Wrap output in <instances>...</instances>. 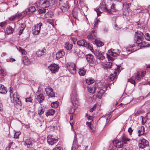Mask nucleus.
<instances>
[{"mask_svg":"<svg viewBox=\"0 0 150 150\" xmlns=\"http://www.w3.org/2000/svg\"><path fill=\"white\" fill-rule=\"evenodd\" d=\"M13 88L11 87H10L9 92H10V97L11 101L14 103L15 107L17 109L21 110L22 106V103L20 100L19 99V96L17 92L14 93L13 92Z\"/></svg>","mask_w":150,"mask_h":150,"instance_id":"f257e3e1","label":"nucleus"},{"mask_svg":"<svg viewBox=\"0 0 150 150\" xmlns=\"http://www.w3.org/2000/svg\"><path fill=\"white\" fill-rule=\"evenodd\" d=\"M71 102L75 108H71L69 110V112L73 113L74 112L75 108H77L79 104V100L78 98L76 91L75 89L72 90L70 94Z\"/></svg>","mask_w":150,"mask_h":150,"instance_id":"f03ea898","label":"nucleus"},{"mask_svg":"<svg viewBox=\"0 0 150 150\" xmlns=\"http://www.w3.org/2000/svg\"><path fill=\"white\" fill-rule=\"evenodd\" d=\"M114 4H112L109 10L107 9L105 3L103 2H101L100 4V6L99 7L100 9L102 11H105L107 13H110V14H112V12H114L115 9L114 7Z\"/></svg>","mask_w":150,"mask_h":150,"instance_id":"7ed1b4c3","label":"nucleus"},{"mask_svg":"<svg viewBox=\"0 0 150 150\" xmlns=\"http://www.w3.org/2000/svg\"><path fill=\"white\" fill-rule=\"evenodd\" d=\"M54 2V0H44L41 1L39 4L40 7L42 8L46 9L48 8L50 5L52 4H53Z\"/></svg>","mask_w":150,"mask_h":150,"instance_id":"20e7f679","label":"nucleus"},{"mask_svg":"<svg viewBox=\"0 0 150 150\" xmlns=\"http://www.w3.org/2000/svg\"><path fill=\"white\" fill-rule=\"evenodd\" d=\"M67 68L71 74H74L76 73V65L73 63H67L66 65Z\"/></svg>","mask_w":150,"mask_h":150,"instance_id":"39448f33","label":"nucleus"},{"mask_svg":"<svg viewBox=\"0 0 150 150\" xmlns=\"http://www.w3.org/2000/svg\"><path fill=\"white\" fill-rule=\"evenodd\" d=\"M42 25V23H40L39 24L35 25L32 27L33 34L35 35H37L40 33V28Z\"/></svg>","mask_w":150,"mask_h":150,"instance_id":"423d86ee","label":"nucleus"},{"mask_svg":"<svg viewBox=\"0 0 150 150\" xmlns=\"http://www.w3.org/2000/svg\"><path fill=\"white\" fill-rule=\"evenodd\" d=\"M149 145L148 141L143 138H141L139 141L138 146L139 148L143 149Z\"/></svg>","mask_w":150,"mask_h":150,"instance_id":"0eeeda50","label":"nucleus"},{"mask_svg":"<svg viewBox=\"0 0 150 150\" xmlns=\"http://www.w3.org/2000/svg\"><path fill=\"white\" fill-rule=\"evenodd\" d=\"M58 140L57 139L55 138L54 136L51 135H48L47 137V142L49 145H53L57 143Z\"/></svg>","mask_w":150,"mask_h":150,"instance_id":"6e6552de","label":"nucleus"},{"mask_svg":"<svg viewBox=\"0 0 150 150\" xmlns=\"http://www.w3.org/2000/svg\"><path fill=\"white\" fill-rule=\"evenodd\" d=\"M86 59L90 64H92L91 65L94 66L98 64L97 61L94 60L93 56L91 54H89L86 55Z\"/></svg>","mask_w":150,"mask_h":150,"instance_id":"1a4fd4ad","label":"nucleus"},{"mask_svg":"<svg viewBox=\"0 0 150 150\" xmlns=\"http://www.w3.org/2000/svg\"><path fill=\"white\" fill-rule=\"evenodd\" d=\"M59 66L55 64H52L48 67V69L51 71V73L55 74L59 70Z\"/></svg>","mask_w":150,"mask_h":150,"instance_id":"9d476101","label":"nucleus"},{"mask_svg":"<svg viewBox=\"0 0 150 150\" xmlns=\"http://www.w3.org/2000/svg\"><path fill=\"white\" fill-rule=\"evenodd\" d=\"M45 91L46 94L50 98L55 97V94L53 91L52 89L50 87L46 88H45Z\"/></svg>","mask_w":150,"mask_h":150,"instance_id":"9b49d317","label":"nucleus"},{"mask_svg":"<svg viewBox=\"0 0 150 150\" xmlns=\"http://www.w3.org/2000/svg\"><path fill=\"white\" fill-rule=\"evenodd\" d=\"M109 54L113 57H116L119 55L120 52L118 49H111L108 50Z\"/></svg>","mask_w":150,"mask_h":150,"instance_id":"f8f14e48","label":"nucleus"},{"mask_svg":"<svg viewBox=\"0 0 150 150\" xmlns=\"http://www.w3.org/2000/svg\"><path fill=\"white\" fill-rule=\"evenodd\" d=\"M136 33L137 34V40L136 43L138 44L142 43L143 39V33L140 32H138L137 33L136 32Z\"/></svg>","mask_w":150,"mask_h":150,"instance_id":"ddd939ff","label":"nucleus"},{"mask_svg":"<svg viewBox=\"0 0 150 150\" xmlns=\"http://www.w3.org/2000/svg\"><path fill=\"white\" fill-rule=\"evenodd\" d=\"M77 44L79 46L87 47H89V43H87L86 41L84 39L78 41L77 42Z\"/></svg>","mask_w":150,"mask_h":150,"instance_id":"4468645a","label":"nucleus"},{"mask_svg":"<svg viewBox=\"0 0 150 150\" xmlns=\"http://www.w3.org/2000/svg\"><path fill=\"white\" fill-rule=\"evenodd\" d=\"M59 1V4H61L64 8L67 9L69 7L68 1L66 0H57Z\"/></svg>","mask_w":150,"mask_h":150,"instance_id":"2eb2a0df","label":"nucleus"},{"mask_svg":"<svg viewBox=\"0 0 150 150\" xmlns=\"http://www.w3.org/2000/svg\"><path fill=\"white\" fill-rule=\"evenodd\" d=\"M64 55L65 52L64 50L63 49L60 50L56 53V58L58 59L60 58H62Z\"/></svg>","mask_w":150,"mask_h":150,"instance_id":"dca6fc26","label":"nucleus"},{"mask_svg":"<svg viewBox=\"0 0 150 150\" xmlns=\"http://www.w3.org/2000/svg\"><path fill=\"white\" fill-rule=\"evenodd\" d=\"M35 142L34 139L33 138H30L29 139H27L25 142V144L27 145L28 147H30L32 146Z\"/></svg>","mask_w":150,"mask_h":150,"instance_id":"f3484780","label":"nucleus"},{"mask_svg":"<svg viewBox=\"0 0 150 150\" xmlns=\"http://www.w3.org/2000/svg\"><path fill=\"white\" fill-rule=\"evenodd\" d=\"M35 10V8L34 6H31L26 9L23 13L24 14H29L34 12Z\"/></svg>","mask_w":150,"mask_h":150,"instance_id":"a211bd4d","label":"nucleus"},{"mask_svg":"<svg viewBox=\"0 0 150 150\" xmlns=\"http://www.w3.org/2000/svg\"><path fill=\"white\" fill-rule=\"evenodd\" d=\"M94 54L96 57L97 58L100 60H103L105 58V56L101 53L99 52H96L94 53Z\"/></svg>","mask_w":150,"mask_h":150,"instance_id":"6ab92c4d","label":"nucleus"},{"mask_svg":"<svg viewBox=\"0 0 150 150\" xmlns=\"http://www.w3.org/2000/svg\"><path fill=\"white\" fill-rule=\"evenodd\" d=\"M123 14L126 16H130L132 14V12L130 8L128 7L127 8L125 9L123 11Z\"/></svg>","mask_w":150,"mask_h":150,"instance_id":"aec40b11","label":"nucleus"},{"mask_svg":"<svg viewBox=\"0 0 150 150\" xmlns=\"http://www.w3.org/2000/svg\"><path fill=\"white\" fill-rule=\"evenodd\" d=\"M78 148V145L77 144V141L76 136H75L74 138L73 143L71 148V150L77 149Z\"/></svg>","mask_w":150,"mask_h":150,"instance_id":"412c9836","label":"nucleus"},{"mask_svg":"<svg viewBox=\"0 0 150 150\" xmlns=\"http://www.w3.org/2000/svg\"><path fill=\"white\" fill-rule=\"evenodd\" d=\"M113 143L114 145L117 148L122 147L123 145L122 141H119L118 140H115L113 142Z\"/></svg>","mask_w":150,"mask_h":150,"instance_id":"4be33fe9","label":"nucleus"},{"mask_svg":"<svg viewBox=\"0 0 150 150\" xmlns=\"http://www.w3.org/2000/svg\"><path fill=\"white\" fill-rule=\"evenodd\" d=\"M46 51V50L45 49V48H44L43 49L41 50L39 49L37 51L36 54L38 57H40L44 54L45 53Z\"/></svg>","mask_w":150,"mask_h":150,"instance_id":"5701e85b","label":"nucleus"},{"mask_svg":"<svg viewBox=\"0 0 150 150\" xmlns=\"http://www.w3.org/2000/svg\"><path fill=\"white\" fill-rule=\"evenodd\" d=\"M7 92V88L3 84L0 85V93L6 94Z\"/></svg>","mask_w":150,"mask_h":150,"instance_id":"b1692460","label":"nucleus"},{"mask_svg":"<svg viewBox=\"0 0 150 150\" xmlns=\"http://www.w3.org/2000/svg\"><path fill=\"white\" fill-rule=\"evenodd\" d=\"M96 37V34L94 30L92 31L89 33L87 38L88 39H95Z\"/></svg>","mask_w":150,"mask_h":150,"instance_id":"393cba45","label":"nucleus"},{"mask_svg":"<svg viewBox=\"0 0 150 150\" xmlns=\"http://www.w3.org/2000/svg\"><path fill=\"white\" fill-rule=\"evenodd\" d=\"M20 27L19 28L20 31L19 35H20L23 33V30L25 29L26 25L24 23H21L20 24Z\"/></svg>","mask_w":150,"mask_h":150,"instance_id":"a878e982","label":"nucleus"},{"mask_svg":"<svg viewBox=\"0 0 150 150\" xmlns=\"http://www.w3.org/2000/svg\"><path fill=\"white\" fill-rule=\"evenodd\" d=\"M122 142L123 144H127V142L129 141V139H128L125 135H123L122 137L121 138Z\"/></svg>","mask_w":150,"mask_h":150,"instance_id":"bb28decb","label":"nucleus"},{"mask_svg":"<svg viewBox=\"0 0 150 150\" xmlns=\"http://www.w3.org/2000/svg\"><path fill=\"white\" fill-rule=\"evenodd\" d=\"M72 46L71 44L67 42L65 44L64 47L67 50H70L72 49Z\"/></svg>","mask_w":150,"mask_h":150,"instance_id":"cd10ccee","label":"nucleus"},{"mask_svg":"<svg viewBox=\"0 0 150 150\" xmlns=\"http://www.w3.org/2000/svg\"><path fill=\"white\" fill-rule=\"evenodd\" d=\"M136 23L137 25V27L138 29H143L145 27V25H144V24L143 23H141L139 21L136 22Z\"/></svg>","mask_w":150,"mask_h":150,"instance_id":"c85d7f7f","label":"nucleus"},{"mask_svg":"<svg viewBox=\"0 0 150 150\" xmlns=\"http://www.w3.org/2000/svg\"><path fill=\"white\" fill-rule=\"evenodd\" d=\"M144 128L143 126H141L139 127L138 132L139 134V136L143 134L144 133Z\"/></svg>","mask_w":150,"mask_h":150,"instance_id":"c756f323","label":"nucleus"},{"mask_svg":"<svg viewBox=\"0 0 150 150\" xmlns=\"http://www.w3.org/2000/svg\"><path fill=\"white\" fill-rule=\"evenodd\" d=\"M36 99L40 103L44 100V97L42 94H40L37 96Z\"/></svg>","mask_w":150,"mask_h":150,"instance_id":"7c9ffc66","label":"nucleus"},{"mask_svg":"<svg viewBox=\"0 0 150 150\" xmlns=\"http://www.w3.org/2000/svg\"><path fill=\"white\" fill-rule=\"evenodd\" d=\"M22 61L25 65H28L30 63V61L26 57H23L22 58Z\"/></svg>","mask_w":150,"mask_h":150,"instance_id":"2f4dec72","label":"nucleus"},{"mask_svg":"<svg viewBox=\"0 0 150 150\" xmlns=\"http://www.w3.org/2000/svg\"><path fill=\"white\" fill-rule=\"evenodd\" d=\"M96 87L95 86H90L88 87V90L90 93H94L96 89Z\"/></svg>","mask_w":150,"mask_h":150,"instance_id":"473e14b6","label":"nucleus"},{"mask_svg":"<svg viewBox=\"0 0 150 150\" xmlns=\"http://www.w3.org/2000/svg\"><path fill=\"white\" fill-rule=\"evenodd\" d=\"M55 112V111L53 109H50L48 110L46 113V115L47 117L49 115H53Z\"/></svg>","mask_w":150,"mask_h":150,"instance_id":"72a5a7b5","label":"nucleus"},{"mask_svg":"<svg viewBox=\"0 0 150 150\" xmlns=\"http://www.w3.org/2000/svg\"><path fill=\"white\" fill-rule=\"evenodd\" d=\"M45 111V108L42 107H40L38 108V113L39 115H42Z\"/></svg>","mask_w":150,"mask_h":150,"instance_id":"f704fd0d","label":"nucleus"},{"mask_svg":"<svg viewBox=\"0 0 150 150\" xmlns=\"http://www.w3.org/2000/svg\"><path fill=\"white\" fill-rule=\"evenodd\" d=\"M86 71L83 68H82L79 69V73L80 76H83L86 73Z\"/></svg>","mask_w":150,"mask_h":150,"instance_id":"c9c22d12","label":"nucleus"},{"mask_svg":"<svg viewBox=\"0 0 150 150\" xmlns=\"http://www.w3.org/2000/svg\"><path fill=\"white\" fill-rule=\"evenodd\" d=\"M95 42L97 45L98 47H101L104 45L103 43L100 40H96Z\"/></svg>","mask_w":150,"mask_h":150,"instance_id":"e433bc0d","label":"nucleus"},{"mask_svg":"<svg viewBox=\"0 0 150 150\" xmlns=\"http://www.w3.org/2000/svg\"><path fill=\"white\" fill-rule=\"evenodd\" d=\"M135 79L137 80H140L142 78L141 75L140 73L139 72L135 74Z\"/></svg>","mask_w":150,"mask_h":150,"instance_id":"4c0bfd02","label":"nucleus"},{"mask_svg":"<svg viewBox=\"0 0 150 150\" xmlns=\"http://www.w3.org/2000/svg\"><path fill=\"white\" fill-rule=\"evenodd\" d=\"M51 106L52 107L57 108L58 106V103L57 101L53 102L51 104Z\"/></svg>","mask_w":150,"mask_h":150,"instance_id":"58836bf2","label":"nucleus"},{"mask_svg":"<svg viewBox=\"0 0 150 150\" xmlns=\"http://www.w3.org/2000/svg\"><path fill=\"white\" fill-rule=\"evenodd\" d=\"M6 31L8 33L11 34L14 31V30L11 27H9L7 28Z\"/></svg>","mask_w":150,"mask_h":150,"instance_id":"ea45409f","label":"nucleus"},{"mask_svg":"<svg viewBox=\"0 0 150 150\" xmlns=\"http://www.w3.org/2000/svg\"><path fill=\"white\" fill-rule=\"evenodd\" d=\"M38 12L40 14H43L46 12V9L41 8L38 10Z\"/></svg>","mask_w":150,"mask_h":150,"instance_id":"a19ab883","label":"nucleus"},{"mask_svg":"<svg viewBox=\"0 0 150 150\" xmlns=\"http://www.w3.org/2000/svg\"><path fill=\"white\" fill-rule=\"evenodd\" d=\"M94 80L92 79H87L86 80V82L88 85H90L92 83H94Z\"/></svg>","mask_w":150,"mask_h":150,"instance_id":"79ce46f5","label":"nucleus"},{"mask_svg":"<svg viewBox=\"0 0 150 150\" xmlns=\"http://www.w3.org/2000/svg\"><path fill=\"white\" fill-rule=\"evenodd\" d=\"M52 16V13L51 12H48L47 13L45 14V17L47 18L51 17Z\"/></svg>","mask_w":150,"mask_h":150,"instance_id":"37998d69","label":"nucleus"},{"mask_svg":"<svg viewBox=\"0 0 150 150\" xmlns=\"http://www.w3.org/2000/svg\"><path fill=\"white\" fill-rule=\"evenodd\" d=\"M94 10L96 11L98 16H100V14L102 13V11L100 10L99 8H96L94 9Z\"/></svg>","mask_w":150,"mask_h":150,"instance_id":"c03bdc74","label":"nucleus"},{"mask_svg":"<svg viewBox=\"0 0 150 150\" xmlns=\"http://www.w3.org/2000/svg\"><path fill=\"white\" fill-rule=\"evenodd\" d=\"M145 38L147 40L150 41V34L149 33H146Z\"/></svg>","mask_w":150,"mask_h":150,"instance_id":"a18cd8bd","label":"nucleus"},{"mask_svg":"<svg viewBox=\"0 0 150 150\" xmlns=\"http://www.w3.org/2000/svg\"><path fill=\"white\" fill-rule=\"evenodd\" d=\"M21 134V133L19 132H15L14 135V137L16 139L18 138L19 136Z\"/></svg>","mask_w":150,"mask_h":150,"instance_id":"49530a36","label":"nucleus"},{"mask_svg":"<svg viewBox=\"0 0 150 150\" xmlns=\"http://www.w3.org/2000/svg\"><path fill=\"white\" fill-rule=\"evenodd\" d=\"M112 63L111 62L107 63L106 64V67L108 68H111L112 67Z\"/></svg>","mask_w":150,"mask_h":150,"instance_id":"de8ad7c7","label":"nucleus"},{"mask_svg":"<svg viewBox=\"0 0 150 150\" xmlns=\"http://www.w3.org/2000/svg\"><path fill=\"white\" fill-rule=\"evenodd\" d=\"M6 75L5 71L3 69H1L0 70V75L2 76H4Z\"/></svg>","mask_w":150,"mask_h":150,"instance_id":"09e8293b","label":"nucleus"},{"mask_svg":"<svg viewBox=\"0 0 150 150\" xmlns=\"http://www.w3.org/2000/svg\"><path fill=\"white\" fill-rule=\"evenodd\" d=\"M53 150H62V149L61 147L59 146L58 145H57Z\"/></svg>","mask_w":150,"mask_h":150,"instance_id":"8fccbe9b","label":"nucleus"},{"mask_svg":"<svg viewBox=\"0 0 150 150\" xmlns=\"http://www.w3.org/2000/svg\"><path fill=\"white\" fill-rule=\"evenodd\" d=\"M107 57L109 60L112 61L114 60L113 58L111 56L110 54H107Z\"/></svg>","mask_w":150,"mask_h":150,"instance_id":"3c124183","label":"nucleus"},{"mask_svg":"<svg viewBox=\"0 0 150 150\" xmlns=\"http://www.w3.org/2000/svg\"><path fill=\"white\" fill-rule=\"evenodd\" d=\"M25 101L26 102H32V100H33L30 97H29L28 98H25Z\"/></svg>","mask_w":150,"mask_h":150,"instance_id":"603ef678","label":"nucleus"},{"mask_svg":"<svg viewBox=\"0 0 150 150\" xmlns=\"http://www.w3.org/2000/svg\"><path fill=\"white\" fill-rule=\"evenodd\" d=\"M70 124L72 127V128H73V125H74V122L73 121V117L71 116L70 117V120L69 122Z\"/></svg>","mask_w":150,"mask_h":150,"instance_id":"864d4df0","label":"nucleus"},{"mask_svg":"<svg viewBox=\"0 0 150 150\" xmlns=\"http://www.w3.org/2000/svg\"><path fill=\"white\" fill-rule=\"evenodd\" d=\"M105 90H104L103 89H101L99 91H98V94L100 95V94L102 95L105 92Z\"/></svg>","mask_w":150,"mask_h":150,"instance_id":"5fc2aeb1","label":"nucleus"},{"mask_svg":"<svg viewBox=\"0 0 150 150\" xmlns=\"http://www.w3.org/2000/svg\"><path fill=\"white\" fill-rule=\"evenodd\" d=\"M22 14L21 13L16 14L14 15L16 19H18L22 16Z\"/></svg>","mask_w":150,"mask_h":150,"instance_id":"6e6d98bb","label":"nucleus"},{"mask_svg":"<svg viewBox=\"0 0 150 150\" xmlns=\"http://www.w3.org/2000/svg\"><path fill=\"white\" fill-rule=\"evenodd\" d=\"M139 73H140V75L142 77V78L143 77H144L145 75L146 74V72L144 71H141L140 72H139Z\"/></svg>","mask_w":150,"mask_h":150,"instance_id":"4d7b16f0","label":"nucleus"},{"mask_svg":"<svg viewBox=\"0 0 150 150\" xmlns=\"http://www.w3.org/2000/svg\"><path fill=\"white\" fill-rule=\"evenodd\" d=\"M86 124L91 129H92V128L91 127L92 123L91 122H87L86 123Z\"/></svg>","mask_w":150,"mask_h":150,"instance_id":"13d9d810","label":"nucleus"},{"mask_svg":"<svg viewBox=\"0 0 150 150\" xmlns=\"http://www.w3.org/2000/svg\"><path fill=\"white\" fill-rule=\"evenodd\" d=\"M73 17L75 18H77V13L75 11H73Z\"/></svg>","mask_w":150,"mask_h":150,"instance_id":"bf43d9fd","label":"nucleus"},{"mask_svg":"<svg viewBox=\"0 0 150 150\" xmlns=\"http://www.w3.org/2000/svg\"><path fill=\"white\" fill-rule=\"evenodd\" d=\"M16 19L14 15L11 16L9 18V20L10 21H13Z\"/></svg>","mask_w":150,"mask_h":150,"instance_id":"052dcab7","label":"nucleus"},{"mask_svg":"<svg viewBox=\"0 0 150 150\" xmlns=\"http://www.w3.org/2000/svg\"><path fill=\"white\" fill-rule=\"evenodd\" d=\"M6 24V21L1 22L0 23V26L1 27H3Z\"/></svg>","mask_w":150,"mask_h":150,"instance_id":"680f3d73","label":"nucleus"},{"mask_svg":"<svg viewBox=\"0 0 150 150\" xmlns=\"http://www.w3.org/2000/svg\"><path fill=\"white\" fill-rule=\"evenodd\" d=\"M100 22V21L98 19L97 20V21L95 22V23H94V25L95 27H97L98 25V23H99Z\"/></svg>","mask_w":150,"mask_h":150,"instance_id":"e2e57ef3","label":"nucleus"},{"mask_svg":"<svg viewBox=\"0 0 150 150\" xmlns=\"http://www.w3.org/2000/svg\"><path fill=\"white\" fill-rule=\"evenodd\" d=\"M130 98V97L129 96H127L126 97V99L128 100L127 102L128 103L130 102L132 100V98Z\"/></svg>","mask_w":150,"mask_h":150,"instance_id":"0e129e2a","label":"nucleus"},{"mask_svg":"<svg viewBox=\"0 0 150 150\" xmlns=\"http://www.w3.org/2000/svg\"><path fill=\"white\" fill-rule=\"evenodd\" d=\"M128 80V82H130L132 84H134L135 83V81L134 80H133L131 79H129Z\"/></svg>","mask_w":150,"mask_h":150,"instance_id":"69168bd1","label":"nucleus"},{"mask_svg":"<svg viewBox=\"0 0 150 150\" xmlns=\"http://www.w3.org/2000/svg\"><path fill=\"white\" fill-rule=\"evenodd\" d=\"M12 144H13L12 142H10V143L8 144V146L6 148L8 149H9L11 147V146Z\"/></svg>","mask_w":150,"mask_h":150,"instance_id":"338daca9","label":"nucleus"},{"mask_svg":"<svg viewBox=\"0 0 150 150\" xmlns=\"http://www.w3.org/2000/svg\"><path fill=\"white\" fill-rule=\"evenodd\" d=\"M133 130L131 127H129L128 129V132L130 134H131Z\"/></svg>","mask_w":150,"mask_h":150,"instance_id":"774afa93","label":"nucleus"}]
</instances>
